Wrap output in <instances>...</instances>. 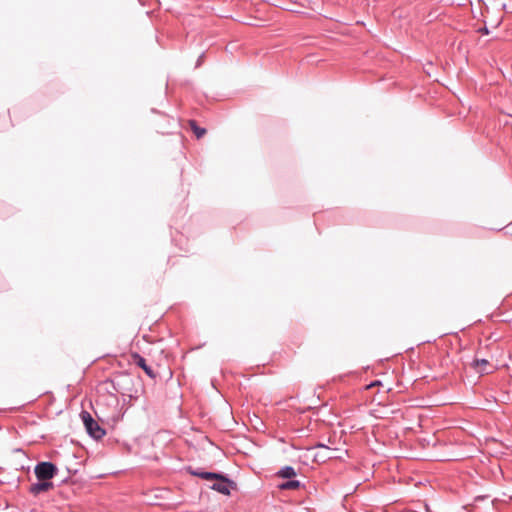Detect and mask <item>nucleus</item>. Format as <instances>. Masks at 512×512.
Returning a JSON list of instances; mask_svg holds the SVG:
<instances>
[{"mask_svg":"<svg viewBox=\"0 0 512 512\" xmlns=\"http://www.w3.org/2000/svg\"><path fill=\"white\" fill-rule=\"evenodd\" d=\"M81 418L84 426L90 436L94 439H101L105 436V430L93 419L91 414L87 411H82Z\"/></svg>","mask_w":512,"mask_h":512,"instance_id":"obj_1","label":"nucleus"},{"mask_svg":"<svg viewBox=\"0 0 512 512\" xmlns=\"http://www.w3.org/2000/svg\"><path fill=\"white\" fill-rule=\"evenodd\" d=\"M57 472V467L51 462H41L35 466L34 473L39 481L52 479Z\"/></svg>","mask_w":512,"mask_h":512,"instance_id":"obj_2","label":"nucleus"},{"mask_svg":"<svg viewBox=\"0 0 512 512\" xmlns=\"http://www.w3.org/2000/svg\"><path fill=\"white\" fill-rule=\"evenodd\" d=\"M234 483L229 479L225 478L220 474V478L215 479V483L212 485V489L222 493L224 495H229L231 488H233Z\"/></svg>","mask_w":512,"mask_h":512,"instance_id":"obj_3","label":"nucleus"},{"mask_svg":"<svg viewBox=\"0 0 512 512\" xmlns=\"http://www.w3.org/2000/svg\"><path fill=\"white\" fill-rule=\"evenodd\" d=\"M52 488L53 483L48 480H44L31 485L30 492L34 495H38L40 493L47 492Z\"/></svg>","mask_w":512,"mask_h":512,"instance_id":"obj_4","label":"nucleus"},{"mask_svg":"<svg viewBox=\"0 0 512 512\" xmlns=\"http://www.w3.org/2000/svg\"><path fill=\"white\" fill-rule=\"evenodd\" d=\"M132 358L134 360V363L140 368H142L149 377H155L154 371L150 366L147 365L146 360L143 357H141L139 354H133Z\"/></svg>","mask_w":512,"mask_h":512,"instance_id":"obj_5","label":"nucleus"},{"mask_svg":"<svg viewBox=\"0 0 512 512\" xmlns=\"http://www.w3.org/2000/svg\"><path fill=\"white\" fill-rule=\"evenodd\" d=\"M473 367L478 373L484 374L490 372L492 365L486 359H475Z\"/></svg>","mask_w":512,"mask_h":512,"instance_id":"obj_6","label":"nucleus"},{"mask_svg":"<svg viewBox=\"0 0 512 512\" xmlns=\"http://www.w3.org/2000/svg\"><path fill=\"white\" fill-rule=\"evenodd\" d=\"M188 123H189L190 128L192 129V131L194 132L195 136L198 139L202 138L206 134V132H207L206 129L199 127L197 125L196 121L190 120Z\"/></svg>","mask_w":512,"mask_h":512,"instance_id":"obj_7","label":"nucleus"},{"mask_svg":"<svg viewBox=\"0 0 512 512\" xmlns=\"http://www.w3.org/2000/svg\"><path fill=\"white\" fill-rule=\"evenodd\" d=\"M301 486L300 482L297 480H289L280 484L278 487L280 490H297Z\"/></svg>","mask_w":512,"mask_h":512,"instance_id":"obj_8","label":"nucleus"},{"mask_svg":"<svg viewBox=\"0 0 512 512\" xmlns=\"http://www.w3.org/2000/svg\"><path fill=\"white\" fill-rule=\"evenodd\" d=\"M277 475L279 477H282V478H288V479H291L293 477L296 476V471L294 470L293 467H290V466H286L284 468H282L278 473Z\"/></svg>","mask_w":512,"mask_h":512,"instance_id":"obj_9","label":"nucleus"},{"mask_svg":"<svg viewBox=\"0 0 512 512\" xmlns=\"http://www.w3.org/2000/svg\"><path fill=\"white\" fill-rule=\"evenodd\" d=\"M193 475L203 478L205 480H215L216 478H220V474L211 473V472H191Z\"/></svg>","mask_w":512,"mask_h":512,"instance_id":"obj_10","label":"nucleus"},{"mask_svg":"<svg viewBox=\"0 0 512 512\" xmlns=\"http://www.w3.org/2000/svg\"><path fill=\"white\" fill-rule=\"evenodd\" d=\"M378 382L372 383L369 387L377 385Z\"/></svg>","mask_w":512,"mask_h":512,"instance_id":"obj_11","label":"nucleus"},{"mask_svg":"<svg viewBox=\"0 0 512 512\" xmlns=\"http://www.w3.org/2000/svg\"><path fill=\"white\" fill-rule=\"evenodd\" d=\"M319 447L329 450V448L325 447L324 445H320Z\"/></svg>","mask_w":512,"mask_h":512,"instance_id":"obj_12","label":"nucleus"}]
</instances>
